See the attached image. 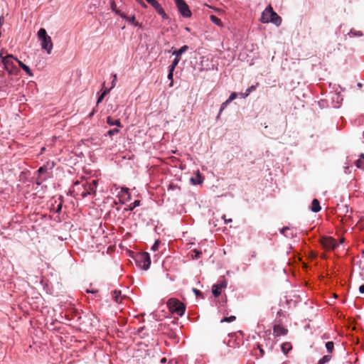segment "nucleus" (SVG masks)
<instances>
[{
	"mask_svg": "<svg viewBox=\"0 0 364 364\" xmlns=\"http://www.w3.org/2000/svg\"><path fill=\"white\" fill-rule=\"evenodd\" d=\"M260 21L263 23L271 22L277 26H279L282 23V18L275 11H274L272 6L269 5L262 11Z\"/></svg>",
	"mask_w": 364,
	"mask_h": 364,
	"instance_id": "obj_1",
	"label": "nucleus"
},
{
	"mask_svg": "<svg viewBox=\"0 0 364 364\" xmlns=\"http://www.w3.org/2000/svg\"><path fill=\"white\" fill-rule=\"evenodd\" d=\"M38 38L41 41V47L49 55L51 53L53 44L50 36L47 34L45 28H40L38 31Z\"/></svg>",
	"mask_w": 364,
	"mask_h": 364,
	"instance_id": "obj_2",
	"label": "nucleus"
},
{
	"mask_svg": "<svg viewBox=\"0 0 364 364\" xmlns=\"http://www.w3.org/2000/svg\"><path fill=\"white\" fill-rule=\"evenodd\" d=\"M0 58L1 62L3 63L5 69L8 71L9 74H16L18 72V68L15 65L14 60L16 58L14 57L13 55H3L2 53H0Z\"/></svg>",
	"mask_w": 364,
	"mask_h": 364,
	"instance_id": "obj_3",
	"label": "nucleus"
},
{
	"mask_svg": "<svg viewBox=\"0 0 364 364\" xmlns=\"http://www.w3.org/2000/svg\"><path fill=\"white\" fill-rule=\"evenodd\" d=\"M167 305L172 314H175L180 316L183 315L186 307L179 300L174 298L170 299L168 301Z\"/></svg>",
	"mask_w": 364,
	"mask_h": 364,
	"instance_id": "obj_4",
	"label": "nucleus"
},
{
	"mask_svg": "<svg viewBox=\"0 0 364 364\" xmlns=\"http://www.w3.org/2000/svg\"><path fill=\"white\" fill-rule=\"evenodd\" d=\"M135 261L137 266L144 270H147L151 264V259L147 252L137 254L135 257Z\"/></svg>",
	"mask_w": 364,
	"mask_h": 364,
	"instance_id": "obj_5",
	"label": "nucleus"
},
{
	"mask_svg": "<svg viewBox=\"0 0 364 364\" xmlns=\"http://www.w3.org/2000/svg\"><path fill=\"white\" fill-rule=\"evenodd\" d=\"M97 182L95 180H93L92 183H85L82 185L83 191L78 193L82 198L87 197L88 195L92 194L95 193V189L97 188Z\"/></svg>",
	"mask_w": 364,
	"mask_h": 364,
	"instance_id": "obj_6",
	"label": "nucleus"
},
{
	"mask_svg": "<svg viewBox=\"0 0 364 364\" xmlns=\"http://www.w3.org/2000/svg\"><path fill=\"white\" fill-rule=\"evenodd\" d=\"M175 3L179 12L184 18L191 17V11H190L188 6L184 0H175Z\"/></svg>",
	"mask_w": 364,
	"mask_h": 364,
	"instance_id": "obj_7",
	"label": "nucleus"
},
{
	"mask_svg": "<svg viewBox=\"0 0 364 364\" xmlns=\"http://www.w3.org/2000/svg\"><path fill=\"white\" fill-rule=\"evenodd\" d=\"M226 286H227V282L225 280L220 282V283L214 284L212 288V292H213V295L215 297L219 296L221 294L222 289L225 288Z\"/></svg>",
	"mask_w": 364,
	"mask_h": 364,
	"instance_id": "obj_8",
	"label": "nucleus"
},
{
	"mask_svg": "<svg viewBox=\"0 0 364 364\" xmlns=\"http://www.w3.org/2000/svg\"><path fill=\"white\" fill-rule=\"evenodd\" d=\"M288 331L287 328L281 325H275L273 328V334L274 336H284L287 333Z\"/></svg>",
	"mask_w": 364,
	"mask_h": 364,
	"instance_id": "obj_9",
	"label": "nucleus"
},
{
	"mask_svg": "<svg viewBox=\"0 0 364 364\" xmlns=\"http://www.w3.org/2000/svg\"><path fill=\"white\" fill-rule=\"evenodd\" d=\"M323 245L326 249H334L336 246V241L331 237H327L323 239Z\"/></svg>",
	"mask_w": 364,
	"mask_h": 364,
	"instance_id": "obj_10",
	"label": "nucleus"
},
{
	"mask_svg": "<svg viewBox=\"0 0 364 364\" xmlns=\"http://www.w3.org/2000/svg\"><path fill=\"white\" fill-rule=\"evenodd\" d=\"M16 60L17 61V63H18L19 66L29 75V76H33V74L31 71V70L30 69V68L26 65V64H24L23 62H21V60H18V59H16Z\"/></svg>",
	"mask_w": 364,
	"mask_h": 364,
	"instance_id": "obj_11",
	"label": "nucleus"
},
{
	"mask_svg": "<svg viewBox=\"0 0 364 364\" xmlns=\"http://www.w3.org/2000/svg\"><path fill=\"white\" fill-rule=\"evenodd\" d=\"M311 210L314 213H318L321 210L319 201L317 199H314L311 203Z\"/></svg>",
	"mask_w": 364,
	"mask_h": 364,
	"instance_id": "obj_12",
	"label": "nucleus"
},
{
	"mask_svg": "<svg viewBox=\"0 0 364 364\" xmlns=\"http://www.w3.org/2000/svg\"><path fill=\"white\" fill-rule=\"evenodd\" d=\"M188 49V46L185 45L183 46L180 49L175 50L173 52V55H174L176 58L181 59V55L185 53Z\"/></svg>",
	"mask_w": 364,
	"mask_h": 364,
	"instance_id": "obj_13",
	"label": "nucleus"
},
{
	"mask_svg": "<svg viewBox=\"0 0 364 364\" xmlns=\"http://www.w3.org/2000/svg\"><path fill=\"white\" fill-rule=\"evenodd\" d=\"M154 9H156V12L160 15L161 16V17L163 18H168V16L167 14L165 13L164 9L162 8V6L160 5V4H157Z\"/></svg>",
	"mask_w": 364,
	"mask_h": 364,
	"instance_id": "obj_14",
	"label": "nucleus"
},
{
	"mask_svg": "<svg viewBox=\"0 0 364 364\" xmlns=\"http://www.w3.org/2000/svg\"><path fill=\"white\" fill-rule=\"evenodd\" d=\"M107 123L110 126H117L118 127H122V124L119 119L113 120L110 117L107 118Z\"/></svg>",
	"mask_w": 364,
	"mask_h": 364,
	"instance_id": "obj_15",
	"label": "nucleus"
},
{
	"mask_svg": "<svg viewBox=\"0 0 364 364\" xmlns=\"http://www.w3.org/2000/svg\"><path fill=\"white\" fill-rule=\"evenodd\" d=\"M112 297H113L114 300L117 303H120L122 301V297L121 296V291H117V290H114L112 292Z\"/></svg>",
	"mask_w": 364,
	"mask_h": 364,
	"instance_id": "obj_16",
	"label": "nucleus"
},
{
	"mask_svg": "<svg viewBox=\"0 0 364 364\" xmlns=\"http://www.w3.org/2000/svg\"><path fill=\"white\" fill-rule=\"evenodd\" d=\"M210 19L215 25L220 26V27L223 26L221 20L220 18H218L216 16L211 15L210 16Z\"/></svg>",
	"mask_w": 364,
	"mask_h": 364,
	"instance_id": "obj_17",
	"label": "nucleus"
},
{
	"mask_svg": "<svg viewBox=\"0 0 364 364\" xmlns=\"http://www.w3.org/2000/svg\"><path fill=\"white\" fill-rule=\"evenodd\" d=\"M355 165L359 168H364V154H361L359 159L355 162Z\"/></svg>",
	"mask_w": 364,
	"mask_h": 364,
	"instance_id": "obj_18",
	"label": "nucleus"
},
{
	"mask_svg": "<svg viewBox=\"0 0 364 364\" xmlns=\"http://www.w3.org/2000/svg\"><path fill=\"white\" fill-rule=\"evenodd\" d=\"M281 348L282 352H284V353H287L291 349V346L289 343H284L282 345Z\"/></svg>",
	"mask_w": 364,
	"mask_h": 364,
	"instance_id": "obj_19",
	"label": "nucleus"
},
{
	"mask_svg": "<svg viewBox=\"0 0 364 364\" xmlns=\"http://www.w3.org/2000/svg\"><path fill=\"white\" fill-rule=\"evenodd\" d=\"M173 71L172 69H168V79L171 80V83L169 85L170 87H172L173 85Z\"/></svg>",
	"mask_w": 364,
	"mask_h": 364,
	"instance_id": "obj_20",
	"label": "nucleus"
},
{
	"mask_svg": "<svg viewBox=\"0 0 364 364\" xmlns=\"http://www.w3.org/2000/svg\"><path fill=\"white\" fill-rule=\"evenodd\" d=\"M180 60V58L176 57L175 59L173 60L171 65L168 67V69H172L173 70H174L176 67L178 65Z\"/></svg>",
	"mask_w": 364,
	"mask_h": 364,
	"instance_id": "obj_21",
	"label": "nucleus"
},
{
	"mask_svg": "<svg viewBox=\"0 0 364 364\" xmlns=\"http://www.w3.org/2000/svg\"><path fill=\"white\" fill-rule=\"evenodd\" d=\"M109 90H110L109 89H107V90L103 91V92L98 97L97 101V104L100 103L103 100L104 97L109 92Z\"/></svg>",
	"mask_w": 364,
	"mask_h": 364,
	"instance_id": "obj_22",
	"label": "nucleus"
},
{
	"mask_svg": "<svg viewBox=\"0 0 364 364\" xmlns=\"http://www.w3.org/2000/svg\"><path fill=\"white\" fill-rule=\"evenodd\" d=\"M326 348L328 350V353H332L333 350V348H334V344L332 341H328L326 343Z\"/></svg>",
	"mask_w": 364,
	"mask_h": 364,
	"instance_id": "obj_23",
	"label": "nucleus"
},
{
	"mask_svg": "<svg viewBox=\"0 0 364 364\" xmlns=\"http://www.w3.org/2000/svg\"><path fill=\"white\" fill-rule=\"evenodd\" d=\"M330 360H331L330 355H324L322 358H321L318 360V364H324L326 363H328Z\"/></svg>",
	"mask_w": 364,
	"mask_h": 364,
	"instance_id": "obj_24",
	"label": "nucleus"
},
{
	"mask_svg": "<svg viewBox=\"0 0 364 364\" xmlns=\"http://www.w3.org/2000/svg\"><path fill=\"white\" fill-rule=\"evenodd\" d=\"M236 319V317L235 316H230L229 317H225L223 319H221L220 322H232Z\"/></svg>",
	"mask_w": 364,
	"mask_h": 364,
	"instance_id": "obj_25",
	"label": "nucleus"
},
{
	"mask_svg": "<svg viewBox=\"0 0 364 364\" xmlns=\"http://www.w3.org/2000/svg\"><path fill=\"white\" fill-rule=\"evenodd\" d=\"M256 88V85H252L250 87H249L247 90H246V92L244 94V97H247L251 92H252L253 90H255Z\"/></svg>",
	"mask_w": 364,
	"mask_h": 364,
	"instance_id": "obj_26",
	"label": "nucleus"
},
{
	"mask_svg": "<svg viewBox=\"0 0 364 364\" xmlns=\"http://www.w3.org/2000/svg\"><path fill=\"white\" fill-rule=\"evenodd\" d=\"M119 132V129L117 128H115V129L109 130L107 132V135L112 136V135L118 134Z\"/></svg>",
	"mask_w": 364,
	"mask_h": 364,
	"instance_id": "obj_27",
	"label": "nucleus"
},
{
	"mask_svg": "<svg viewBox=\"0 0 364 364\" xmlns=\"http://www.w3.org/2000/svg\"><path fill=\"white\" fill-rule=\"evenodd\" d=\"M117 15L119 16L120 17H122V18H127V16L124 13L122 12L121 11H119V9H116L114 11Z\"/></svg>",
	"mask_w": 364,
	"mask_h": 364,
	"instance_id": "obj_28",
	"label": "nucleus"
},
{
	"mask_svg": "<svg viewBox=\"0 0 364 364\" xmlns=\"http://www.w3.org/2000/svg\"><path fill=\"white\" fill-rule=\"evenodd\" d=\"M191 181H193V183L194 184H200V183H202L201 176H200V175L199 174L198 172V179H197V181H196L193 178H191Z\"/></svg>",
	"mask_w": 364,
	"mask_h": 364,
	"instance_id": "obj_29",
	"label": "nucleus"
},
{
	"mask_svg": "<svg viewBox=\"0 0 364 364\" xmlns=\"http://www.w3.org/2000/svg\"><path fill=\"white\" fill-rule=\"evenodd\" d=\"M227 105L225 104V102H223L222 105H221V107H220V111H219V113H218V115L217 117V118H219L222 112L227 107Z\"/></svg>",
	"mask_w": 364,
	"mask_h": 364,
	"instance_id": "obj_30",
	"label": "nucleus"
},
{
	"mask_svg": "<svg viewBox=\"0 0 364 364\" xmlns=\"http://www.w3.org/2000/svg\"><path fill=\"white\" fill-rule=\"evenodd\" d=\"M149 4H151L154 8L159 4V3L156 0H146Z\"/></svg>",
	"mask_w": 364,
	"mask_h": 364,
	"instance_id": "obj_31",
	"label": "nucleus"
},
{
	"mask_svg": "<svg viewBox=\"0 0 364 364\" xmlns=\"http://www.w3.org/2000/svg\"><path fill=\"white\" fill-rule=\"evenodd\" d=\"M129 23H134L135 21V16H132V17L127 16V18H125Z\"/></svg>",
	"mask_w": 364,
	"mask_h": 364,
	"instance_id": "obj_32",
	"label": "nucleus"
},
{
	"mask_svg": "<svg viewBox=\"0 0 364 364\" xmlns=\"http://www.w3.org/2000/svg\"><path fill=\"white\" fill-rule=\"evenodd\" d=\"M289 230V228L287 227H285V228H283L282 230H281V232L285 236L287 237H289V235H287V232Z\"/></svg>",
	"mask_w": 364,
	"mask_h": 364,
	"instance_id": "obj_33",
	"label": "nucleus"
},
{
	"mask_svg": "<svg viewBox=\"0 0 364 364\" xmlns=\"http://www.w3.org/2000/svg\"><path fill=\"white\" fill-rule=\"evenodd\" d=\"M111 9L112 11H114L117 8L115 2L114 1H112L110 3Z\"/></svg>",
	"mask_w": 364,
	"mask_h": 364,
	"instance_id": "obj_34",
	"label": "nucleus"
},
{
	"mask_svg": "<svg viewBox=\"0 0 364 364\" xmlns=\"http://www.w3.org/2000/svg\"><path fill=\"white\" fill-rule=\"evenodd\" d=\"M140 204V201L139 200H135L132 204V207H131V210H132L133 208L139 206Z\"/></svg>",
	"mask_w": 364,
	"mask_h": 364,
	"instance_id": "obj_35",
	"label": "nucleus"
},
{
	"mask_svg": "<svg viewBox=\"0 0 364 364\" xmlns=\"http://www.w3.org/2000/svg\"><path fill=\"white\" fill-rule=\"evenodd\" d=\"M195 256L194 258L198 259L199 258L200 255H201V252L197 250H194Z\"/></svg>",
	"mask_w": 364,
	"mask_h": 364,
	"instance_id": "obj_36",
	"label": "nucleus"
},
{
	"mask_svg": "<svg viewBox=\"0 0 364 364\" xmlns=\"http://www.w3.org/2000/svg\"><path fill=\"white\" fill-rule=\"evenodd\" d=\"M237 95L236 92H232L228 97L231 101L234 100L237 97Z\"/></svg>",
	"mask_w": 364,
	"mask_h": 364,
	"instance_id": "obj_37",
	"label": "nucleus"
},
{
	"mask_svg": "<svg viewBox=\"0 0 364 364\" xmlns=\"http://www.w3.org/2000/svg\"><path fill=\"white\" fill-rule=\"evenodd\" d=\"M257 348H258V349L259 350L260 355H261V356H264V351L263 348H262V346H261L259 344H258V345H257Z\"/></svg>",
	"mask_w": 364,
	"mask_h": 364,
	"instance_id": "obj_38",
	"label": "nucleus"
},
{
	"mask_svg": "<svg viewBox=\"0 0 364 364\" xmlns=\"http://www.w3.org/2000/svg\"><path fill=\"white\" fill-rule=\"evenodd\" d=\"M158 247H159V242L156 241L155 243L154 244V245L152 246L151 249L155 251L158 249Z\"/></svg>",
	"mask_w": 364,
	"mask_h": 364,
	"instance_id": "obj_39",
	"label": "nucleus"
},
{
	"mask_svg": "<svg viewBox=\"0 0 364 364\" xmlns=\"http://www.w3.org/2000/svg\"><path fill=\"white\" fill-rule=\"evenodd\" d=\"M142 7L146 8V4L143 1V0H136Z\"/></svg>",
	"mask_w": 364,
	"mask_h": 364,
	"instance_id": "obj_40",
	"label": "nucleus"
},
{
	"mask_svg": "<svg viewBox=\"0 0 364 364\" xmlns=\"http://www.w3.org/2000/svg\"><path fill=\"white\" fill-rule=\"evenodd\" d=\"M359 291H360L361 294H364V284H363V285H361V286L359 287Z\"/></svg>",
	"mask_w": 364,
	"mask_h": 364,
	"instance_id": "obj_41",
	"label": "nucleus"
},
{
	"mask_svg": "<svg viewBox=\"0 0 364 364\" xmlns=\"http://www.w3.org/2000/svg\"><path fill=\"white\" fill-rule=\"evenodd\" d=\"M38 171L40 173H43L44 171H46V168L44 167H40Z\"/></svg>",
	"mask_w": 364,
	"mask_h": 364,
	"instance_id": "obj_42",
	"label": "nucleus"
},
{
	"mask_svg": "<svg viewBox=\"0 0 364 364\" xmlns=\"http://www.w3.org/2000/svg\"><path fill=\"white\" fill-rule=\"evenodd\" d=\"M193 291L196 295H198L200 294V291L195 288L193 289Z\"/></svg>",
	"mask_w": 364,
	"mask_h": 364,
	"instance_id": "obj_43",
	"label": "nucleus"
},
{
	"mask_svg": "<svg viewBox=\"0 0 364 364\" xmlns=\"http://www.w3.org/2000/svg\"><path fill=\"white\" fill-rule=\"evenodd\" d=\"M223 218H224L225 223L232 222V219H225V215Z\"/></svg>",
	"mask_w": 364,
	"mask_h": 364,
	"instance_id": "obj_44",
	"label": "nucleus"
},
{
	"mask_svg": "<svg viewBox=\"0 0 364 364\" xmlns=\"http://www.w3.org/2000/svg\"><path fill=\"white\" fill-rule=\"evenodd\" d=\"M232 101L228 98L225 102V105H229Z\"/></svg>",
	"mask_w": 364,
	"mask_h": 364,
	"instance_id": "obj_45",
	"label": "nucleus"
},
{
	"mask_svg": "<svg viewBox=\"0 0 364 364\" xmlns=\"http://www.w3.org/2000/svg\"><path fill=\"white\" fill-rule=\"evenodd\" d=\"M161 363H166V358H163L161 360Z\"/></svg>",
	"mask_w": 364,
	"mask_h": 364,
	"instance_id": "obj_46",
	"label": "nucleus"
},
{
	"mask_svg": "<svg viewBox=\"0 0 364 364\" xmlns=\"http://www.w3.org/2000/svg\"><path fill=\"white\" fill-rule=\"evenodd\" d=\"M95 114V111H92L90 114L89 117H91Z\"/></svg>",
	"mask_w": 364,
	"mask_h": 364,
	"instance_id": "obj_47",
	"label": "nucleus"
},
{
	"mask_svg": "<svg viewBox=\"0 0 364 364\" xmlns=\"http://www.w3.org/2000/svg\"><path fill=\"white\" fill-rule=\"evenodd\" d=\"M124 191V192H125L126 193H127L129 190H128V188H125Z\"/></svg>",
	"mask_w": 364,
	"mask_h": 364,
	"instance_id": "obj_48",
	"label": "nucleus"
}]
</instances>
